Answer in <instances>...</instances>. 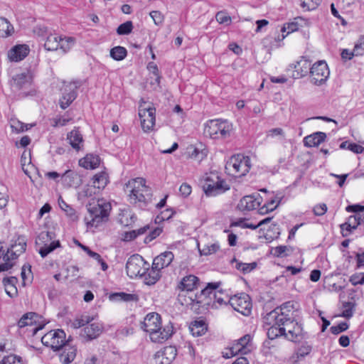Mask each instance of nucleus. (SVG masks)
Here are the masks:
<instances>
[{
  "instance_id": "18",
  "label": "nucleus",
  "mask_w": 364,
  "mask_h": 364,
  "mask_svg": "<svg viewBox=\"0 0 364 364\" xmlns=\"http://www.w3.org/2000/svg\"><path fill=\"white\" fill-rule=\"evenodd\" d=\"M218 287L217 283H209L207 287L200 291V294H196L194 299L192 296H189L188 299L190 301H186V304L189 305L193 303L208 304L209 301L204 302L203 298L209 297L211 300V296L216 297V289Z\"/></svg>"
},
{
  "instance_id": "52",
  "label": "nucleus",
  "mask_w": 364,
  "mask_h": 364,
  "mask_svg": "<svg viewBox=\"0 0 364 364\" xmlns=\"http://www.w3.org/2000/svg\"><path fill=\"white\" fill-rule=\"evenodd\" d=\"M75 43V38L72 37L60 38L59 47L64 53L68 52Z\"/></svg>"
},
{
  "instance_id": "3",
  "label": "nucleus",
  "mask_w": 364,
  "mask_h": 364,
  "mask_svg": "<svg viewBox=\"0 0 364 364\" xmlns=\"http://www.w3.org/2000/svg\"><path fill=\"white\" fill-rule=\"evenodd\" d=\"M87 208L88 215L85 218L87 227L97 228L108 220L111 205L103 200H98L96 204L89 203Z\"/></svg>"
},
{
  "instance_id": "9",
  "label": "nucleus",
  "mask_w": 364,
  "mask_h": 364,
  "mask_svg": "<svg viewBox=\"0 0 364 364\" xmlns=\"http://www.w3.org/2000/svg\"><path fill=\"white\" fill-rule=\"evenodd\" d=\"M82 86V82L74 80L64 82L61 88V97L59 99L60 107L63 109L68 107L77 96V90Z\"/></svg>"
},
{
  "instance_id": "46",
  "label": "nucleus",
  "mask_w": 364,
  "mask_h": 364,
  "mask_svg": "<svg viewBox=\"0 0 364 364\" xmlns=\"http://www.w3.org/2000/svg\"><path fill=\"white\" fill-rule=\"evenodd\" d=\"M33 126L32 124H24L16 119L11 120V128L13 132L19 133L21 132L26 131Z\"/></svg>"
},
{
  "instance_id": "8",
  "label": "nucleus",
  "mask_w": 364,
  "mask_h": 364,
  "mask_svg": "<svg viewBox=\"0 0 364 364\" xmlns=\"http://www.w3.org/2000/svg\"><path fill=\"white\" fill-rule=\"evenodd\" d=\"M11 86L20 91L22 97L34 95L36 90L33 87V76L29 72L15 75L12 77Z\"/></svg>"
},
{
  "instance_id": "12",
  "label": "nucleus",
  "mask_w": 364,
  "mask_h": 364,
  "mask_svg": "<svg viewBox=\"0 0 364 364\" xmlns=\"http://www.w3.org/2000/svg\"><path fill=\"white\" fill-rule=\"evenodd\" d=\"M41 342L44 346L57 351L65 346L66 334L61 329L52 330L41 338Z\"/></svg>"
},
{
  "instance_id": "53",
  "label": "nucleus",
  "mask_w": 364,
  "mask_h": 364,
  "mask_svg": "<svg viewBox=\"0 0 364 364\" xmlns=\"http://www.w3.org/2000/svg\"><path fill=\"white\" fill-rule=\"evenodd\" d=\"M0 364H23L21 357L16 355H9L4 357Z\"/></svg>"
},
{
  "instance_id": "33",
  "label": "nucleus",
  "mask_w": 364,
  "mask_h": 364,
  "mask_svg": "<svg viewBox=\"0 0 364 364\" xmlns=\"http://www.w3.org/2000/svg\"><path fill=\"white\" fill-rule=\"evenodd\" d=\"M109 299L114 301L137 302L139 296L135 294H128L125 292H117L112 294Z\"/></svg>"
},
{
  "instance_id": "11",
  "label": "nucleus",
  "mask_w": 364,
  "mask_h": 364,
  "mask_svg": "<svg viewBox=\"0 0 364 364\" xmlns=\"http://www.w3.org/2000/svg\"><path fill=\"white\" fill-rule=\"evenodd\" d=\"M294 318V304L289 301L267 314L265 320L284 323Z\"/></svg>"
},
{
  "instance_id": "4",
  "label": "nucleus",
  "mask_w": 364,
  "mask_h": 364,
  "mask_svg": "<svg viewBox=\"0 0 364 364\" xmlns=\"http://www.w3.org/2000/svg\"><path fill=\"white\" fill-rule=\"evenodd\" d=\"M203 190L208 197H215L230 190V186L218 172H210L204 176Z\"/></svg>"
},
{
  "instance_id": "36",
  "label": "nucleus",
  "mask_w": 364,
  "mask_h": 364,
  "mask_svg": "<svg viewBox=\"0 0 364 364\" xmlns=\"http://www.w3.org/2000/svg\"><path fill=\"white\" fill-rule=\"evenodd\" d=\"M142 277H144V282L146 284H154L161 277V270L155 269L152 265L151 269L149 268Z\"/></svg>"
},
{
  "instance_id": "62",
  "label": "nucleus",
  "mask_w": 364,
  "mask_h": 364,
  "mask_svg": "<svg viewBox=\"0 0 364 364\" xmlns=\"http://www.w3.org/2000/svg\"><path fill=\"white\" fill-rule=\"evenodd\" d=\"M67 274L65 276V279H68L69 278H77V273L79 272V268L77 266L72 265L69 266L66 269Z\"/></svg>"
},
{
  "instance_id": "61",
  "label": "nucleus",
  "mask_w": 364,
  "mask_h": 364,
  "mask_svg": "<svg viewBox=\"0 0 364 364\" xmlns=\"http://www.w3.org/2000/svg\"><path fill=\"white\" fill-rule=\"evenodd\" d=\"M162 232V228L157 227L154 228L152 231L150 232V233L145 237L144 242L146 243L150 242L155 238H156L158 236L161 235Z\"/></svg>"
},
{
  "instance_id": "25",
  "label": "nucleus",
  "mask_w": 364,
  "mask_h": 364,
  "mask_svg": "<svg viewBox=\"0 0 364 364\" xmlns=\"http://www.w3.org/2000/svg\"><path fill=\"white\" fill-rule=\"evenodd\" d=\"M208 151L205 149H200L193 145L187 147L185 156L187 159H191L198 164H200L206 158Z\"/></svg>"
},
{
  "instance_id": "41",
  "label": "nucleus",
  "mask_w": 364,
  "mask_h": 364,
  "mask_svg": "<svg viewBox=\"0 0 364 364\" xmlns=\"http://www.w3.org/2000/svg\"><path fill=\"white\" fill-rule=\"evenodd\" d=\"M198 247L201 255L208 256L215 253L220 249V245L218 242H213L204 244L202 247H200L198 243Z\"/></svg>"
},
{
  "instance_id": "13",
  "label": "nucleus",
  "mask_w": 364,
  "mask_h": 364,
  "mask_svg": "<svg viewBox=\"0 0 364 364\" xmlns=\"http://www.w3.org/2000/svg\"><path fill=\"white\" fill-rule=\"evenodd\" d=\"M251 336L246 334L235 341L227 352L223 353L224 358H231L237 354L246 355L251 350Z\"/></svg>"
},
{
  "instance_id": "10",
  "label": "nucleus",
  "mask_w": 364,
  "mask_h": 364,
  "mask_svg": "<svg viewBox=\"0 0 364 364\" xmlns=\"http://www.w3.org/2000/svg\"><path fill=\"white\" fill-rule=\"evenodd\" d=\"M149 264L139 255H133L127 260L126 270L130 278L142 277L148 270Z\"/></svg>"
},
{
  "instance_id": "30",
  "label": "nucleus",
  "mask_w": 364,
  "mask_h": 364,
  "mask_svg": "<svg viewBox=\"0 0 364 364\" xmlns=\"http://www.w3.org/2000/svg\"><path fill=\"white\" fill-rule=\"evenodd\" d=\"M265 322L270 326L267 333V337L269 339L273 340L278 336H284L282 323L267 320H265Z\"/></svg>"
},
{
  "instance_id": "47",
  "label": "nucleus",
  "mask_w": 364,
  "mask_h": 364,
  "mask_svg": "<svg viewBox=\"0 0 364 364\" xmlns=\"http://www.w3.org/2000/svg\"><path fill=\"white\" fill-rule=\"evenodd\" d=\"M355 311V304L353 302H343L342 305V313L341 316L350 318L353 316Z\"/></svg>"
},
{
  "instance_id": "35",
  "label": "nucleus",
  "mask_w": 364,
  "mask_h": 364,
  "mask_svg": "<svg viewBox=\"0 0 364 364\" xmlns=\"http://www.w3.org/2000/svg\"><path fill=\"white\" fill-rule=\"evenodd\" d=\"M17 282V278L15 277H11L9 278H4L3 279V284L4 285L6 293L11 298L17 295L18 291L16 287Z\"/></svg>"
},
{
  "instance_id": "32",
  "label": "nucleus",
  "mask_w": 364,
  "mask_h": 364,
  "mask_svg": "<svg viewBox=\"0 0 364 364\" xmlns=\"http://www.w3.org/2000/svg\"><path fill=\"white\" fill-rule=\"evenodd\" d=\"M14 32V27L10 21L4 17H0V38H6L10 37Z\"/></svg>"
},
{
  "instance_id": "50",
  "label": "nucleus",
  "mask_w": 364,
  "mask_h": 364,
  "mask_svg": "<svg viewBox=\"0 0 364 364\" xmlns=\"http://www.w3.org/2000/svg\"><path fill=\"white\" fill-rule=\"evenodd\" d=\"M300 6L305 11L315 9L319 4L320 0H299Z\"/></svg>"
},
{
  "instance_id": "56",
  "label": "nucleus",
  "mask_w": 364,
  "mask_h": 364,
  "mask_svg": "<svg viewBox=\"0 0 364 364\" xmlns=\"http://www.w3.org/2000/svg\"><path fill=\"white\" fill-rule=\"evenodd\" d=\"M216 21L220 24H230L231 23L230 16L225 11H218L215 15Z\"/></svg>"
},
{
  "instance_id": "54",
  "label": "nucleus",
  "mask_w": 364,
  "mask_h": 364,
  "mask_svg": "<svg viewBox=\"0 0 364 364\" xmlns=\"http://www.w3.org/2000/svg\"><path fill=\"white\" fill-rule=\"evenodd\" d=\"M92 319L89 316H82L80 318H75L71 326L75 328H79L89 323Z\"/></svg>"
},
{
  "instance_id": "37",
  "label": "nucleus",
  "mask_w": 364,
  "mask_h": 364,
  "mask_svg": "<svg viewBox=\"0 0 364 364\" xmlns=\"http://www.w3.org/2000/svg\"><path fill=\"white\" fill-rule=\"evenodd\" d=\"M108 183V175L105 171L96 173L92 178V186L99 190L103 189Z\"/></svg>"
},
{
  "instance_id": "64",
  "label": "nucleus",
  "mask_w": 364,
  "mask_h": 364,
  "mask_svg": "<svg viewBox=\"0 0 364 364\" xmlns=\"http://www.w3.org/2000/svg\"><path fill=\"white\" fill-rule=\"evenodd\" d=\"M350 283L355 286L357 284H364V274H355L350 277Z\"/></svg>"
},
{
  "instance_id": "20",
  "label": "nucleus",
  "mask_w": 364,
  "mask_h": 364,
  "mask_svg": "<svg viewBox=\"0 0 364 364\" xmlns=\"http://www.w3.org/2000/svg\"><path fill=\"white\" fill-rule=\"evenodd\" d=\"M311 62L302 58L296 63L289 65L288 70H292L291 77L294 79H299L306 76L310 71Z\"/></svg>"
},
{
  "instance_id": "31",
  "label": "nucleus",
  "mask_w": 364,
  "mask_h": 364,
  "mask_svg": "<svg viewBox=\"0 0 364 364\" xmlns=\"http://www.w3.org/2000/svg\"><path fill=\"white\" fill-rule=\"evenodd\" d=\"M118 222L123 226L132 225L136 220V217L130 210L125 208L120 210L117 217Z\"/></svg>"
},
{
  "instance_id": "24",
  "label": "nucleus",
  "mask_w": 364,
  "mask_h": 364,
  "mask_svg": "<svg viewBox=\"0 0 364 364\" xmlns=\"http://www.w3.org/2000/svg\"><path fill=\"white\" fill-rule=\"evenodd\" d=\"M29 53V48L26 45H16L8 53L11 61L18 62L24 59Z\"/></svg>"
},
{
  "instance_id": "2",
  "label": "nucleus",
  "mask_w": 364,
  "mask_h": 364,
  "mask_svg": "<svg viewBox=\"0 0 364 364\" xmlns=\"http://www.w3.org/2000/svg\"><path fill=\"white\" fill-rule=\"evenodd\" d=\"M146 181L143 178L132 179L127 184V188H130L129 200L130 203L139 207L145 208L151 200V189L146 186Z\"/></svg>"
},
{
  "instance_id": "28",
  "label": "nucleus",
  "mask_w": 364,
  "mask_h": 364,
  "mask_svg": "<svg viewBox=\"0 0 364 364\" xmlns=\"http://www.w3.org/2000/svg\"><path fill=\"white\" fill-rule=\"evenodd\" d=\"M100 159L98 155L88 154L79 161L80 166L86 169H95L100 166Z\"/></svg>"
},
{
  "instance_id": "58",
  "label": "nucleus",
  "mask_w": 364,
  "mask_h": 364,
  "mask_svg": "<svg viewBox=\"0 0 364 364\" xmlns=\"http://www.w3.org/2000/svg\"><path fill=\"white\" fill-rule=\"evenodd\" d=\"M174 212L172 209H166V210L161 213L160 215H157L156 218V223H160L165 220H168L172 217Z\"/></svg>"
},
{
  "instance_id": "21",
  "label": "nucleus",
  "mask_w": 364,
  "mask_h": 364,
  "mask_svg": "<svg viewBox=\"0 0 364 364\" xmlns=\"http://www.w3.org/2000/svg\"><path fill=\"white\" fill-rule=\"evenodd\" d=\"M261 203L260 197L253 195L244 196L237 204V208L241 211H250L258 208Z\"/></svg>"
},
{
  "instance_id": "42",
  "label": "nucleus",
  "mask_w": 364,
  "mask_h": 364,
  "mask_svg": "<svg viewBox=\"0 0 364 364\" xmlns=\"http://www.w3.org/2000/svg\"><path fill=\"white\" fill-rule=\"evenodd\" d=\"M65 348L60 355V360L63 364L70 363L75 358L76 349L73 347H68Z\"/></svg>"
},
{
  "instance_id": "15",
  "label": "nucleus",
  "mask_w": 364,
  "mask_h": 364,
  "mask_svg": "<svg viewBox=\"0 0 364 364\" xmlns=\"http://www.w3.org/2000/svg\"><path fill=\"white\" fill-rule=\"evenodd\" d=\"M228 302L234 310L240 312L242 315L247 316L251 313V299L250 296L245 293H241L231 296Z\"/></svg>"
},
{
  "instance_id": "43",
  "label": "nucleus",
  "mask_w": 364,
  "mask_h": 364,
  "mask_svg": "<svg viewBox=\"0 0 364 364\" xmlns=\"http://www.w3.org/2000/svg\"><path fill=\"white\" fill-rule=\"evenodd\" d=\"M232 263H235V268L243 274H247L255 269L257 267L256 262L243 263L234 258Z\"/></svg>"
},
{
  "instance_id": "29",
  "label": "nucleus",
  "mask_w": 364,
  "mask_h": 364,
  "mask_svg": "<svg viewBox=\"0 0 364 364\" xmlns=\"http://www.w3.org/2000/svg\"><path fill=\"white\" fill-rule=\"evenodd\" d=\"M326 135L323 132H318L309 135L304 139V144L306 146H317L326 139Z\"/></svg>"
},
{
  "instance_id": "51",
  "label": "nucleus",
  "mask_w": 364,
  "mask_h": 364,
  "mask_svg": "<svg viewBox=\"0 0 364 364\" xmlns=\"http://www.w3.org/2000/svg\"><path fill=\"white\" fill-rule=\"evenodd\" d=\"M71 120V118L68 117H65V115H60L57 116L56 117L52 118L50 119V123L53 127H63L67 124Z\"/></svg>"
},
{
  "instance_id": "38",
  "label": "nucleus",
  "mask_w": 364,
  "mask_h": 364,
  "mask_svg": "<svg viewBox=\"0 0 364 364\" xmlns=\"http://www.w3.org/2000/svg\"><path fill=\"white\" fill-rule=\"evenodd\" d=\"M141 125L144 132H149L154 130L155 126V115H139Z\"/></svg>"
},
{
  "instance_id": "1",
  "label": "nucleus",
  "mask_w": 364,
  "mask_h": 364,
  "mask_svg": "<svg viewBox=\"0 0 364 364\" xmlns=\"http://www.w3.org/2000/svg\"><path fill=\"white\" fill-rule=\"evenodd\" d=\"M161 316L155 312L148 314L141 323V328L149 333L151 340L155 343H162L171 336L173 326L168 324L161 327Z\"/></svg>"
},
{
  "instance_id": "5",
  "label": "nucleus",
  "mask_w": 364,
  "mask_h": 364,
  "mask_svg": "<svg viewBox=\"0 0 364 364\" xmlns=\"http://www.w3.org/2000/svg\"><path fill=\"white\" fill-rule=\"evenodd\" d=\"M250 159L242 154L231 156L225 164L226 172L235 178L245 176L250 171Z\"/></svg>"
},
{
  "instance_id": "34",
  "label": "nucleus",
  "mask_w": 364,
  "mask_h": 364,
  "mask_svg": "<svg viewBox=\"0 0 364 364\" xmlns=\"http://www.w3.org/2000/svg\"><path fill=\"white\" fill-rule=\"evenodd\" d=\"M190 331L194 336H200L207 331V325L203 320L194 321L189 327Z\"/></svg>"
},
{
  "instance_id": "6",
  "label": "nucleus",
  "mask_w": 364,
  "mask_h": 364,
  "mask_svg": "<svg viewBox=\"0 0 364 364\" xmlns=\"http://www.w3.org/2000/svg\"><path fill=\"white\" fill-rule=\"evenodd\" d=\"M26 248V242L23 237H18L17 240L8 249L6 253L4 255V263L0 264V272L7 271L11 269L16 259L21 254L23 253Z\"/></svg>"
},
{
  "instance_id": "19",
  "label": "nucleus",
  "mask_w": 364,
  "mask_h": 364,
  "mask_svg": "<svg viewBox=\"0 0 364 364\" xmlns=\"http://www.w3.org/2000/svg\"><path fill=\"white\" fill-rule=\"evenodd\" d=\"M177 355L174 346H166L156 353L154 357V364H171Z\"/></svg>"
},
{
  "instance_id": "57",
  "label": "nucleus",
  "mask_w": 364,
  "mask_h": 364,
  "mask_svg": "<svg viewBox=\"0 0 364 364\" xmlns=\"http://www.w3.org/2000/svg\"><path fill=\"white\" fill-rule=\"evenodd\" d=\"M348 225L351 226L353 229H356L357 227L361 223V215H350L347 221Z\"/></svg>"
},
{
  "instance_id": "14",
  "label": "nucleus",
  "mask_w": 364,
  "mask_h": 364,
  "mask_svg": "<svg viewBox=\"0 0 364 364\" xmlns=\"http://www.w3.org/2000/svg\"><path fill=\"white\" fill-rule=\"evenodd\" d=\"M309 73L311 82L320 85L326 81L330 71L326 61L319 60L311 66Z\"/></svg>"
},
{
  "instance_id": "23",
  "label": "nucleus",
  "mask_w": 364,
  "mask_h": 364,
  "mask_svg": "<svg viewBox=\"0 0 364 364\" xmlns=\"http://www.w3.org/2000/svg\"><path fill=\"white\" fill-rule=\"evenodd\" d=\"M198 285L199 279L193 274H189L181 279L177 285V289L181 291H192Z\"/></svg>"
},
{
  "instance_id": "7",
  "label": "nucleus",
  "mask_w": 364,
  "mask_h": 364,
  "mask_svg": "<svg viewBox=\"0 0 364 364\" xmlns=\"http://www.w3.org/2000/svg\"><path fill=\"white\" fill-rule=\"evenodd\" d=\"M232 126L228 120L222 119H210L205 125V133L211 138H225L230 134Z\"/></svg>"
},
{
  "instance_id": "17",
  "label": "nucleus",
  "mask_w": 364,
  "mask_h": 364,
  "mask_svg": "<svg viewBox=\"0 0 364 364\" xmlns=\"http://www.w3.org/2000/svg\"><path fill=\"white\" fill-rule=\"evenodd\" d=\"M53 232L49 231L41 232L38 235V240L44 243V245L39 250V254L42 257H46L49 253L60 247V242L58 240L52 241L49 244H47L48 242L53 239Z\"/></svg>"
},
{
  "instance_id": "60",
  "label": "nucleus",
  "mask_w": 364,
  "mask_h": 364,
  "mask_svg": "<svg viewBox=\"0 0 364 364\" xmlns=\"http://www.w3.org/2000/svg\"><path fill=\"white\" fill-rule=\"evenodd\" d=\"M311 351V347L309 345L304 344L300 346L297 351L296 355L298 358H304Z\"/></svg>"
},
{
  "instance_id": "40",
  "label": "nucleus",
  "mask_w": 364,
  "mask_h": 364,
  "mask_svg": "<svg viewBox=\"0 0 364 364\" xmlns=\"http://www.w3.org/2000/svg\"><path fill=\"white\" fill-rule=\"evenodd\" d=\"M60 37L55 35L50 34L44 43V47L47 50L54 51L58 50L60 45Z\"/></svg>"
},
{
  "instance_id": "16",
  "label": "nucleus",
  "mask_w": 364,
  "mask_h": 364,
  "mask_svg": "<svg viewBox=\"0 0 364 364\" xmlns=\"http://www.w3.org/2000/svg\"><path fill=\"white\" fill-rule=\"evenodd\" d=\"M282 329L284 336L289 341L298 342L303 338V328L294 318L282 323Z\"/></svg>"
},
{
  "instance_id": "27",
  "label": "nucleus",
  "mask_w": 364,
  "mask_h": 364,
  "mask_svg": "<svg viewBox=\"0 0 364 364\" xmlns=\"http://www.w3.org/2000/svg\"><path fill=\"white\" fill-rule=\"evenodd\" d=\"M67 139L73 149L77 151L81 150L83 146L84 140L78 129H75L67 135Z\"/></svg>"
},
{
  "instance_id": "26",
  "label": "nucleus",
  "mask_w": 364,
  "mask_h": 364,
  "mask_svg": "<svg viewBox=\"0 0 364 364\" xmlns=\"http://www.w3.org/2000/svg\"><path fill=\"white\" fill-rule=\"evenodd\" d=\"M102 326L100 323H92L82 329L81 336L87 338L88 340H92L97 338L102 331Z\"/></svg>"
},
{
  "instance_id": "48",
  "label": "nucleus",
  "mask_w": 364,
  "mask_h": 364,
  "mask_svg": "<svg viewBox=\"0 0 364 364\" xmlns=\"http://www.w3.org/2000/svg\"><path fill=\"white\" fill-rule=\"evenodd\" d=\"M133 30V23L131 21H127L120 24L117 28V33L118 35H128L132 33Z\"/></svg>"
},
{
  "instance_id": "55",
  "label": "nucleus",
  "mask_w": 364,
  "mask_h": 364,
  "mask_svg": "<svg viewBox=\"0 0 364 364\" xmlns=\"http://www.w3.org/2000/svg\"><path fill=\"white\" fill-rule=\"evenodd\" d=\"M353 50L355 56L363 55L364 54V36L358 38L355 44Z\"/></svg>"
},
{
  "instance_id": "45",
  "label": "nucleus",
  "mask_w": 364,
  "mask_h": 364,
  "mask_svg": "<svg viewBox=\"0 0 364 364\" xmlns=\"http://www.w3.org/2000/svg\"><path fill=\"white\" fill-rule=\"evenodd\" d=\"M146 112H148V114H155L156 108L152 102L141 99L139 104L138 114H145Z\"/></svg>"
},
{
  "instance_id": "44",
  "label": "nucleus",
  "mask_w": 364,
  "mask_h": 364,
  "mask_svg": "<svg viewBox=\"0 0 364 364\" xmlns=\"http://www.w3.org/2000/svg\"><path fill=\"white\" fill-rule=\"evenodd\" d=\"M127 50L122 46H115L110 50V56L115 60H122L126 58Z\"/></svg>"
},
{
  "instance_id": "22",
  "label": "nucleus",
  "mask_w": 364,
  "mask_h": 364,
  "mask_svg": "<svg viewBox=\"0 0 364 364\" xmlns=\"http://www.w3.org/2000/svg\"><path fill=\"white\" fill-rule=\"evenodd\" d=\"M174 259V255L171 251H166L158 256H156L153 260V266L155 269H163L168 267Z\"/></svg>"
},
{
  "instance_id": "59",
  "label": "nucleus",
  "mask_w": 364,
  "mask_h": 364,
  "mask_svg": "<svg viewBox=\"0 0 364 364\" xmlns=\"http://www.w3.org/2000/svg\"><path fill=\"white\" fill-rule=\"evenodd\" d=\"M147 69L156 77V82L159 85L160 83L161 76L159 75L157 65L154 62H150L147 65Z\"/></svg>"
},
{
  "instance_id": "63",
  "label": "nucleus",
  "mask_w": 364,
  "mask_h": 364,
  "mask_svg": "<svg viewBox=\"0 0 364 364\" xmlns=\"http://www.w3.org/2000/svg\"><path fill=\"white\" fill-rule=\"evenodd\" d=\"M346 210L347 212L355 213V215H361V213L364 212V205L358 204L348 205Z\"/></svg>"
},
{
  "instance_id": "49",
  "label": "nucleus",
  "mask_w": 364,
  "mask_h": 364,
  "mask_svg": "<svg viewBox=\"0 0 364 364\" xmlns=\"http://www.w3.org/2000/svg\"><path fill=\"white\" fill-rule=\"evenodd\" d=\"M35 316L34 313H28L23 315L18 322V327L23 328L26 326H32L34 322L33 316Z\"/></svg>"
},
{
  "instance_id": "39",
  "label": "nucleus",
  "mask_w": 364,
  "mask_h": 364,
  "mask_svg": "<svg viewBox=\"0 0 364 364\" xmlns=\"http://www.w3.org/2000/svg\"><path fill=\"white\" fill-rule=\"evenodd\" d=\"M58 202L61 210H63L72 220L75 221L78 219L75 210L68 204L61 196L58 198Z\"/></svg>"
}]
</instances>
